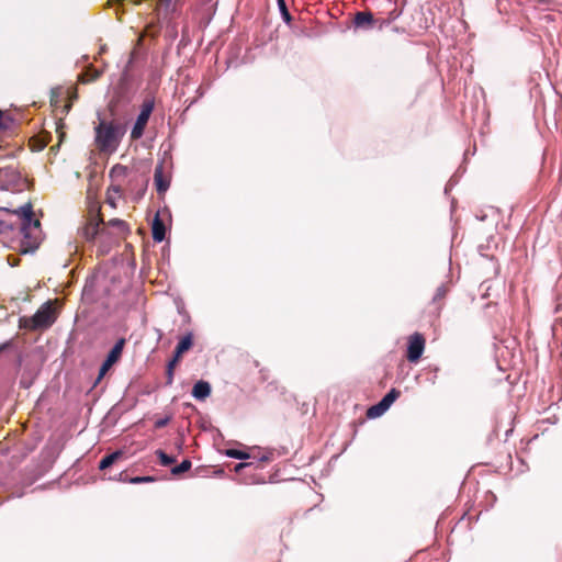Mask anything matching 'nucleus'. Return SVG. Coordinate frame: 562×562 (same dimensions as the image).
<instances>
[{
  "mask_svg": "<svg viewBox=\"0 0 562 562\" xmlns=\"http://www.w3.org/2000/svg\"><path fill=\"white\" fill-rule=\"evenodd\" d=\"M94 146L100 154L115 153L126 133L125 124L117 120L99 116L94 125Z\"/></svg>",
  "mask_w": 562,
  "mask_h": 562,
  "instance_id": "obj_1",
  "label": "nucleus"
},
{
  "mask_svg": "<svg viewBox=\"0 0 562 562\" xmlns=\"http://www.w3.org/2000/svg\"><path fill=\"white\" fill-rule=\"evenodd\" d=\"M57 319V310L53 301H47L31 317L20 318V327L27 330L47 329Z\"/></svg>",
  "mask_w": 562,
  "mask_h": 562,
  "instance_id": "obj_2",
  "label": "nucleus"
},
{
  "mask_svg": "<svg viewBox=\"0 0 562 562\" xmlns=\"http://www.w3.org/2000/svg\"><path fill=\"white\" fill-rule=\"evenodd\" d=\"M1 211L19 215L21 220L20 232L25 239L31 238L32 231H38L40 220L34 218L32 205L30 203L21 206L19 210L11 211L8 207H0Z\"/></svg>",
  "mask_w": 562,
  "mask_h": 562,
  "instance_id": "obj_3",
  "label": "nucleus"
},
{
  "mask_svg": "<svg viewBox=\"0 0 562 562\" xmlns=\"http://www.w3.org/2000/svg\"><path fill=\"white\" fill-rule=\"evenodd\" d=\"M155 101L153 98H146L140 106V113L138 114L136 122L131 131V140H137L144 135L145 127L148 120L154 111Z\"/></svg>",
  "mask_w": 562,
  "mask_h": 562,
  "instance_id": "obj_4",
  "label": "nucleus"
},
{
  "mask_svg": "<svg viewBox=\"0 0 562 562\" xmlns=\"http://www.w3.org/2000/svg\"><path fill=\"white\" fill-rule=\"evenodd\" d=\"M397 18V14L395 13V10L390 13L389 19H374L373 14L369 11H360L355 14L353 23L357 27L362 29H372L375 25L379 26V29H382L384 25L389 24L391 21L395 20Z\"/></svg>",
  "mask_w": 562,
  "mask_h": 562,
  "instance_id": "obj_5",
  "label": "nucleus"
},
{
  "mask_svg": "<svg viewBox=\"0 0 562 562\" xmlns=\"http://www.w3.org/2000/svg\"><path fill=\"white\" fill-rule=\"evenodd\" d=\"M125 345H126V339L125 338H120L115 342V345L112 347V349L108 353L105 360L103 361L102 366L100 367L99 375H98V379H97V383L100 382L103 379V376L108 373V371L115 363H117L120 361Z\"/></svg>",
  "mask_w": 562,
  "mask_h": 562,
  "instance_id": "obj_6",
  "label": "nucleus"
},
{
  "mask_svg": "<svg viewBox=\"0 0 562 562\" xmlns=\"http://www.w3.org/2000/svg\"><path fill=\"white\" fill-rule=\"evenodd\" d=\"M425 337L420 333H414L413 335H411L408 337L407 344V360L412 363H416L420 359L425 350Z\"/></svg>",
  "mask_w": 562,
  "mask_h": 562,
  "instance_id": "obj_7",
  "label": "nucleus"
},
{
  "mask_svg": "<svg viewBox=\"0 0 562 562\" xmlns=\"http://www.w3.org/2000/svg\"><path fill=\"white\" fill-rule=\"evenodd\" d=\"M104 221L100 211L95 214L94 217L90 218L89 222L81 229V235L86 240H93L100 232H103L100 226L104 225Z\"/></svg>",
  "mask_w": 562,
  "mask_h": 562,
  "instance_id": "obj_8",
  "label": "nucleus"
},
{
  "mask_svg": "<svg viewBox=\"0 0 562 562\" xmlns=\"http://www.w3.org/2000/svg\"><path fill=\"white\" fill-rule=\"evenodd\" d=\"M154 182L159 194L165 193L170 186V178L164 172V165L158 164L154 172Z\"/></svg>",
  "mask_w": 562,
  "mask_h": 562,
  "instance_id": "obj_9",
  "label": "nucleus"
},
{
  "mask_svg": "<svg viewBox=\"0 0 562 562\" xmlns=\"http://www.w3.org/2000/svg\"><path fill=\"white\" fill-rule=\"evenodd\" d=\"M151 235L155 241H162L166 235V227L159 214H156L151 225Z\"/></svg>",
  "mask_w": 562,
  "mask_h": 562,
  "instance_id": "obj_10",
  "label": "nucleus"
},
{
  "mask_svg": "<svg viewBox=\"0 0 562 562\" xmlns=\"http://www.w3.org/2000/svg\"><path fill=\"white\" fill-rule=\"evenodd\" d=\"M211 394V385L206 381H198L192 389V395L199 400L204 401Z\"/></svg>",
  "mask_w": 562,
  "mask_h": 562,
  "instance_id": "obj_11",
  "label": "nucleus"
},
{
  "mask_svg": "<svg viewBox=\"0 0 562 562\" xmlns=\"http://www.w3.org/2000/svg\"><path fill=\"white\" fill-rule=\"evenodd\" d=\"M123 196V189L121 183H112L106 190V203L112 207H116V199Z\"/></svg>",
  "mask_w": 562,
  "mask_h": 562,
  "instance_id": "obj_12",
  "label": "nucleus"
},
{
  "mask_svg": "<svg viewBox=\"0 0 562 562\" xmlns=\"http://www.w3.org/2000/svg\"><path fill=\"white\" fill-rule=\"evenodd\" d=\"M128 175V168L126 166L116 164L110 170V178L112 183H121Z\"/></svg>",
  "mask_w": 562,
  "mask_h": 562,
  "instance_id": "obj_13",
  "label": "nucleus"
},
{
  "mask_svg": "<svg viewBox=\"0 0 562 562\" xmlns=\"http://www.w3.org/2000/svg\"><path fill=\"white\" fill-rule=\"evenodd\" d=\"M193 346V335L192 333H188L183 336L178 342L175 352L179 356H183L184 352L189 351Z\"/></svg>",
  "mask_w": 562,
  "mask_h": 562,
  "instance_id": "obj_14",
  "label": "nucleus"
},
{
  "mask_svg": "<svg viewBox=\"0 0 562 562\" xmlns=\"http://www.w3.org/2000/svg\"><path fill=\"white\" fill-rule=\"evenodd\" d=\"M123 457V452L117 450L113 453H110L108 456H105L104 458H102V460L100 461L99 463V469L100 470H105L108 468H110L112 464H114L119 459H121Z\"/></svg>",
  "mask_w": 562,
  "mask_h": 562,
  "instance_id": "obj_15",
  "label": "nucleus"
},
{
  "mask_svg": "<svg viewBox=\"0 0 562 562\" xmlns=\"http://www.w3.org/2000/svg\"><path fill=\"white\" fill-rule=\"evenodd\" d=\"M173 0H158L156 10L158 15L164 14L167 18L170 13L173 12L175 8L172 7Z\"/></svg>",
  "mask_w": 562,
  "mask_h": 562,
  "instance_id": "obj_16",
  "label": "nucleus"
},
{
  "mask_svg": "<svg viewBox=\"0 0 562 562\" xmlns=\"http://www.w3.org/2000/svg\"><path fill=\"white\" fill-rule=\"evenodd\" d=\"M109 226L116 227L121 235H127L130 233L128 224L120 218H112L106 223Z\"/></svg>",
  "mask_w": 562,
  "mask_h": 562,
  "instance_id": "obj_17",
  "label": "nucleus"
},
{
  "mask_svg": "<svg viewBox=\"0 0 562 562\" xmlns=\"http://www.w3.org/2000/svg\"><path fill=\"white\" fill-rule=\"evenodd\" d=\"M386 411H387V407L380 401L378 404L371 406L367 411V415L370 418H375V417H379L382 414H384Z\"/></svg>",
  "mask_w": 562,
  "mask_h": 562,
  "instance_id": "obj_18",
  "label": "nucleus"
},
{
  "mask_svg": "<svg viewBox=\"0 0 562 562\" xmlns=\"http://www.w3.org/2000/svg\"><path fill=\"white\" fill-rule=\"evenodd\" d=\"M400 395L401 392L393 387L384 395L381 402L389 408L400 397Z\"/></svg>",
  "mask_w": 562,
  "mask_h": 562,
  "instance_id": "obj_19",
  "label": "nucleus"
},
{
  "mask_svg": "<svg viewBox=\"0 0 562 562\" xmlns=\"http://www.w3.org/2000/svg\"><path fill=\"white\" fill-rule=\"evenodd\" d=\"M155 453L158 457L160 464L164 467L171 465L176 462V458L168 456L165 451L160 449L156 450Z\"/></svg>",
  "mask_w": 562,
  "mask_h": 562,
  "instance_id": "obj_20",
  "label": "nucleus"
},
{
  "mask_svg": "<svg viewBox=\"0 0 562 562\" xmlns=\"http://www.w3.org/2000/svg\"><path fill=\"white\" fill-rule=\"evenodd\" d=\"M277 2L283 21L289 24L292 21V16L289 12L285 0H277Z\"/></svg>",
  "mask_w": 562,
  "mask_h": 562,
  "instance_id": "obj_21",
  "label": "nucleus"
},
{
  "mask_svg": "<svg viewBox=\"0 0 562 562\" xmlns=\"http://www.w3.org/2000/svg\"><path fill=\"white\" fill-rule=\"evenodd\" d=\"M191 461L190 460H183L179 465L175 467L172 470H171V473L173 475H179L181 473H184L187 471H189L191 469Z\"/></svg>",
  "mask_w": 562,
  "mask_h": 562,
  "instance_id": "obj_22",
  "label": "nucleus"
},
{
  "mask_svg": "<svg viewBox=\"0 0 562 562\" xmlns=\"http://www.w3.org/2000/svg\"><path fill=\"white\" fill-rule=\"evenodd\" d=\"M226 456L239 460H245L249 458V454L247 452L238 449H227Z\"/></svg>",
  "mask_w": 562,
  "mask_h": 562,
  "instance_id": "obj_23",
  "label": "nucleus"
},
{
  "mask_svg": "<svg viewBox=\"0 0 562 562\" xmlns=\"http://www.w3.org/2000/svg\"><path fill=\"white\" fill-rule=\"evenodd\" d=\"M154 481L155 479L153 476H134L130 479V483L132 484L148 483Z\"/></svg>",
  "mask_w": 562,
  "mask_h": 562,
  "instance_id": "obj_24",
  "label": "nucleus"
},
{
  "mask_svg": "<svg viewBox=\"0 0 562 562\" xmlns=\"http://www.w3.org/2000/svg\"><path fill=\"white\" fill-rule=\"evenodd\" d=\"M181 358H182V356H180V355L178 356L175 352L172 359L168 362L167 367L170 368V369H176V367L180 362Z\"/></svg>",
  "mask_w": 562,
  "mask_h": 562,
  "instance_id": "obj_25",
  "label": "nucleus"
},
{
  "mask_svg": "<svg viewBox=\"0 0 562 562\" xmlns=\"http://www.w3.org/2000/svg\"><path fill=\"white\" fill-rule=\"evenodd\" d=\"M173 373H175V369H170L167 367V370H166V384L167 385H171L172 382H173Z\"/></svg>",
  "mask_w": 562,
  "mask_h": 562,
  "instance_id": "obj_26",
  "label": "nucleus"
},
{
  "mask_svg": "<svg viewBox=\"0 0 562 562\" xmlns=\"http://www.w3.org/2000/svg\"><path fill=\"white\" fill-rule=\"evenodd\" d=\"M13 229V225L12 224H9L4 221H0V234H4L9 231H12Z\"/></svg>",
  "mask_w": 562,
  "mask_h": 562,
  "instance_id": "obj_27",
  "label": "nucleus"
},
{
  "mask_svg": "<svg viewBox=\"0 0 562 562\" xmlns=\"http://www.w3.org/2000/svg\"><path fill=\"white\" fill-rule=\"evenodd\" d=\"M169 420H170V417H165V418L157 419L155 422V428L159 429V428H162V427L167 426Z\"/></svg>",
  "mask_w": 562,
  "mask_h": 562,
  "instance_id": "obj_28",
  "label": "nucleus"
},
{
  "mask_svg": "<svg viewBox=\"0 0 562 562\" xmlns=\"http://www.w3.org/2000/svg\"><path fill=\"white\" fill-rule=\"evenodd\" d=\"M57 133H58L59 142H61L66 135L65 132L63 131L61 122L57 125Z\"/></svg>",
  "mask_w": 562,
  "mask_h": 562,
  "instance_id": "obj_29",
  "label": "nucleus"
},
{
  "mask_svg": "<svg viewBox=\"0 0 562 562\" xmlns=\"http://www.w3.org/2000/svg\"><path fill=\"white\" fill-rule=\"evenodd\" d=\"M446 294V290L443 289V286H440L438 288L437 290V294H436V297H443Z\"/></svg>",
  "mask_w": 562,
  "mask_h": 562,
  "instance_id": "obj_30",
  "label": "nucleus"
},
{
  "mask_svg": "<svg viewBox=\"0 0 562 562\" xmlns=\"http://www.w3.org/2000/svg\"><path fill=\"white\" fill-rule=\"evenodd\" d=\"M11 342L7 341L0 345V353L10 347Z\"/></svg>",
  "mask_w": 562,
  "mask_h": 562,
  "instance_id": "obj_31",
  "label": "nucleus"
},
{
  "mask_svg": "<svg viewBox=\"0 0 562 562\" xmlns=\"http://www.w3.org/2000/svg\"><path fill=\"white\" fill-rule=\"evenodd\" d=\"M249 465V463H239L235 467V471L238 472L240 471L243 468Z\"/></svg>",
  "mask_w": 562,
  "mask_h": 562,
  "instance_id": "obj_32",
  "label": "nucleus"
},
{
  "mask_svg": "<svg viewBox=\"0 0 562 562\" xmlns=\"http://www.w3.org/2000/svg\"><path fill=\"white\" fill-rule=\"evenodd\" d=\"M120 3V0H109L108 5H113Z\"/></svg>",
  "mask_w": 562,
  "mask_h": 562,
  "instance_id": "obj_33",
  "label": "nucleus"
},
{
  "mask_svg": "<svg viewBox=\"0 0 562 562\" xmlns=\"http://www.w3.org/2000/svg\"><path fill=\"white\" fill-rule=\"evenodd\" d=\"M2 116H3V114H2V112L0 111V130L5 128V126H4V125H3V123H2Z\"/></svg>",
  "mask_w": 562,
  "mask_h": 562,
  "instance_id": "obj_34",
  "label": "nucleus"
},
{
  "mask_svg": "<svg viewBox=\"0 0 562 562\" xmlns=\"http://www.w3.org/2000/svg\"><path fill=\"white\" fill-rule=\"evenodd\" d=\"M35 244H36V238L34 239V241H27V245H29L30 247H33Z\"/></svg>",
  "mask_w": 562,
  "mask_h": 562,
  "instance_id": "obj_35",
  "label": "nucleus"
},
{
  "mask_svg": "<svg viewBox=\"0 0 562 562\" xmlns=\"http://www.w3.org/2000/svg\"><path fill=\"white\" fill-rule=\"evenodd\" d=\"M69 109H70V104H67V105L65 106V111L67 112Z\"/></svg>",
  "mask_w": 562,
  "mask_h": 562,
  "instance_id": "obj_36",
  "label": "nucleus"
}]
</instances>
